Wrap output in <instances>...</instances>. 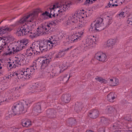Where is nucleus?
<instances>
[{"mask_svg": "<svg viewBox=\"0 0 132 132\" xmlns=\"http://www.w3.org/2000/svg\"><path fill=\"white\" fill-rule=\"evenodd\" d=\"M69 16L65 26L70 30H74L77 28H82L87 23L84 19L87 17L85 12L76 11L75 13L69 14Z\"/></svg>", "mask_w": 132, "mask_h": 132, "instance_id": "nucleus-1", "label": "nucleus"}, {"mask_svg": "<svg viewBox=\"0 0 132 132\" xmlns=\"http://www.w3.org/2000/svg\"><path fill=\"white\" fill-rule=\"evenodd\" d=\"M36 15L33 13L25 16L16 23V25L20 27L17 30L18 36L27 34L30 30L33 29L35 26L34 20L36 18Z\"/></svg>", "mask_w": 132, "mask_h": 132, "instance_id": "nucleus-2", "label": "nucleus"}, {"mask_svg": "<svg viewBox=\"0 0 132 132\" xmlns=\"http://www.w3.org/2000/svg\"><path fill=\"white\" fill-rule=\"evenodd\" d=\"M34 66L36 67V66L34 65L30 66V67L26 70L19 69L16 72L10 73L9 75L10 76L11 78L13 77L16 79L17 77L19 79L23 78L26 79H28L31 77V75H33L34 72Z\"/></svg>", "mask_w": 132, "mask_h": 132, "instance_id": "nucleus-3", "label": "nucleus"}, {"mask_svg": "<svg viewBox=\"0 0 132 132\" xmlns=\"http://www.w3.org/2000/svg\"><path fill=\"white\" fill-rule=\"evenodd\" d=\"M71 5V3L70 2L65 3L61 2L56 3L53 5L52 8L50 9V13L52 14V16L54 17L60 16L61 13L65 11Z\"/></svg>", "mask_w": 132, "mask_h": 132, "instance_id": "nucleus-4", "label": "nucleus"}, {"mask_svg": "<svg viewBox=\"0 0 132 132\" xmlns=\"http://www.w3.org/2000/svg\"><path fill=\"white\" fill-rule=\"evenodd\" d=\"M31 102L28 100H21L15 103L12 108V113L13 115H19L22 113H24V108H27Z\"/></svg>", "mask_w": 132, "mask_h": 132, "instance_id": "nucleus-5", "label": "nucleus"}, {"mask_svg": "<svg viewBox=\"0 0 132 132\" xmlns=\"http://www.w3.org/2000/svg\"><path fill=\"white\" fill-rule=\"evenodd\" d=\"M57 40L54 37L51 36L48 41H43L39 43V47L40 52H42L46 51L54 47L55 44L57 43Z\"/></svg>", "mask_w": 132, "mask_h": 132, "instance_id": "nucleus-6", "label": "nucleus"}, {"mask_svg": "<svg viewBox=\"0 0 132 132\" xmlns=\"http://www.w3.org/2000/svg\"><path fill=\"white\" fill-rule=\"evenodd\" d=\"M29 42V40L24 39L20 40L17 43H11V45L10 46L11 48L12 53L14 54L16 52L19 51L24 48L25 46L27 45Z\"/></svg>", "mask_w": 132, "mask_h": 132, "instance_id": "nucleus-7", "label": "nucleus"}, {"mask_svg": "<svg viewBox=\"0 0 132 132\" xmlns=\"http://www.w3.org/2000/svg\"><path fill=\"white\" fill-rule=\"evenodd\" d=\"M24 56L22 54L16 55L15 57L14 61H12L8 62L7 64V67L8 68H9L10 69L15 68L16 67L20 66L21 64H24Z\"/></svg>", "mask_w": 132, "mask_h": 132, "instance_id": "nucleus-8", "label": "nucleus"}, {"mask_svg": "<svg viewBox=\"0 0 132 132\" xmlns=\"http://www.w3.org/2000/svg\"><path fill=\"white\" fill-rule=\"evenodd\" d=\"M46 89V87L42 83L36 82L30 88L31 92L34 93L44 91Z\"/></svg>", "mask_w": 132, "mask_h": 132, "instance_id": "nucleus-9", "label": "nucleus"}, {"mask_svg": "<svg viewBox=\"0 0 132 132\" xmlns=\"http://www.w3.org/2000/svg\"><path fill=\"white\" fill-rule=\"evenodd\" d=\"M5 40L2 39L0 40V48L1 49H3L4 51H5L6 54L10 55L12 54L11 51V48L10 46L11 45V43L7 44Z\"/></svg>", "mask_w": 132, "mask_h": 132, "instance_id": "nucleus-10", "label": "nucleus"}, {"mask_svg": "<svg viewBox=\"0 0 132 132\" xmlns=\"http://www.w3.org/2000/svg\"><path fill=\"white\" fill-rule=\"evenodd\" d=\"M103 19L102 18H99L95 21L92 23L91 25V27L93 30H98L97 28L102 27L101 29H104L106 26L104 24V23H103Z\"/></svg>", "mask_w": 132, "mask_h": 132, "instance_id": "nucleus-11", "label": "nucleus"}, {"mask_svg": "<svg viewBox=\"0 0 132 132\" xmlns=\"http://www.w3.org/2000/svg\"><path fill=\"white\" fill-rule=\"evenodd\" d=\"M94 43L92 39L87 38L83 42L82 47L84 50L86 51L92 47Z\"/></svg>", "mask_w": 132, "mask_h": 132, "instance_id": "nucleus-12", "label": "nucleus"}, {"mask_svg": "<svg viewBox=\"0 0 132 132\" xmlns=\"http://www.w3.org/2000/svg\"><path fill=\"white\" fill-rule=\"evenodd\" d=\"M95 57L97 60L100 62H104L107 61V57L106 54L101 52L97 53L95 54Z\"/></svg>", "mask_w": 132, "mask_h": 132, "instance_id": "nucleus-13", "label": "nucleus"}, {"mask_svg": "<svg viewBox=\"0 0 132 132\" xmlns=\"http://www.w3.org/2000/svg\"><path fill=\"white\" fill-rule=\"evenodd\" d=\"M99 115V112L97 109H93L90 110L88 113V116L91 118L95 119Z\"/></svg>", "mask_w": 132, "mask_h": 132, "instance_id": "nucleus-14", "label": "nucleus"}, {"mask_svg": "<svg viewBox=\"0 0 132 132\" xmlns=\"http://www.w3.org/2000/svg\"><path fill=\"white\" fill-rule=\"evenodd\" d=\"M116 43V39H111L108 40L104 44V46L106 47H108L112 49L113 48L114 46Z\"/></svg>", "mask_w": 132, "mask_h": 132, "instance_id": "nucleus-15", "label": "nucleus"}, {"mask_svg": "<svg viewBox=\"0 0 132 132\" xmlns=\"http://www.w3.org/2000/svg\"><path fill=\"white\" fill-rule=\"evenodd\" d=\"M72 47V46L70 47H69L67 48L65 50L59 51L56 54L54 58L57 59L63 57L66 54V51H67L70 50Z\"/></svg>", "mask_w": 132, "mask_h": 132, "instance_id": "nucleus-16", "label": "nucleus"}, {"mask_svg": "<svg viewBox=\"0 0 132 132\" xmlns=\"http://www.w3.org/2000/svg\"><path fill=\"white\" fill-rule=\"evenodd\" d=\"M105 113L111 114V116L113 115L116 112L115 108L114 106H108L105 110Z\"/></svg>", "mask_w": 132, "mask_h": 132, "instance_id": "nucleus-17", "label": "nucleus"}, {"mask_svg": "<svg viewBox=\"0 0 132 132\" xmlns=\"http://www.w3.org/2000/svg\"><path fill=\"white\" fill-rule=\"evenodd\" d=\"M21 124L23 127H28L31 126V121L28 119H23L21 120Z\"/></svg>", "mask_w": 132, "mask_h": 132, "instance_id": "nucleus-18", "label": "nucleus"}, {"mask_svg": "<svg viewBox=\"0 0 132 132\" xmlns=\"http://www.w3.org/2000/svg\"><path fill=\"white\" fill-rule=\"evenodd\" d=\"M71 95L69 94L63 95L61 97L62 101L65 103H69L71 99Z\"/></svg>", "mask_w": 132, "mask_h": 132, "instance_id": "nucleus-19", "label": "nucleus"}, {"mask_svg": "<svg viewBox=\"0 0 132 132\" xmlns=\"http://www.w3.org/2000/svg\"><path fill=\"white\" fill-rule=\"evenodd\" d=\"M52 70L53 73L55 76H58L63 71V70H61L60 68L58 66L54 67L53 68V67Z\"/></svg>", "mask_w": 132, "mask_h": 132, "instance_id": "nucleus-20", "label": "nucleus"}, {"mask_svg": "<svg viewBox=\"0 0 132 132\" xmlns=\"http://www.w3.org/2000/svg\"><path fill=\"white\" fill-rule=\"evenodd\" d=\"M116 97L115 93L113 92H111L109 94L107 97V100L110 102H113Z\"/></svg>", "mask_w": 132, "mask_h": 132, "instance_id": "nucleus-21", "label": "nucleus"}, {"mask_svg": "<svg viewBox=\"0 0 132 132\" xmlns=\"http://www.w3.org/2000/svg\"><path fill=\"white\" fill-rule=\"evenodd\" d=\"M40 62L41 65L40 66L42 69H44L46 67L48 64H49L50 62V60L46 59L44 60H42V61Z\"/></svg>", "mask_w": 132, "mask_h": 132, "instance_id": "nucleus-22", "label": "nucleus"}, {"mask_svg": "<svg viewBox=\"0 0 132 132\" xmlns=\"http://www.w3.org/2000/svg\"><path fill=\"white\" fill-rule=\"evenodd\" d=\"M83 107L82 104L81 103L77 102L75 103L74 109L77 113L81 111Z\"/></svg>", "mask_w": 132, "mask_h": 132, "instance_id": "nucleus-23", "label": "nucleus"}, {"mask_svg": "<svg viewBox=\"0 0 132 132\" xmlns=\"http://www.w3.org/2000/svg\"><path fill=\"white\" fill-rule=\"evenodd\" d=\"M77 38L75 36V35L73 34L68 36L67 38H66V41L69 43H72L77 41Z\"/></svg>", "mask_w": 132, "mask_h": 132, "instance_id": "nucleus-24", "label": "nucleus"}, {"mask_svg": "<svg viewBox=\"0 0 132 132\" xmlns=\"http://www.w3.org/2000/svg\"><path fill=\"white\" fill-rule=\"evenodd\" d=\"M109 83L110 85L112 86H116L119 84V80L116 78L110 79Z\"/></svg>", "mask_w": 132, "mask_h": 132, "instance_id": "nucleus-25", "label": "nucleus"}, {"mask_svg": "<svg viewBox=\"0 0 132 132\" xmlns=\"http://www.w3.org/2000/svg\"><path fill=\"white\" fill-rule=\"evenodd\" d=\"M35 54H36L35 52L32 47H30L26 50V55L28 56H31Z\"/></svg>", "mask_w": 132, "mask_h": 132, "instance_id": "nucleus-26", "label": "nucleus"}, {"mask_svg": "<svg viewBox=\"0 0 132 132\" xmlns=\"http://www.w3.org/2000/svg\"><path fill=\"white\" fill-rule=\"evenodd\" d=\"M33 111L35 112L40 113L41 112V104L40 103H37L33 108Z\"/></svg>", "mask_w": 132, "mask_h": 132, "instance_id": "nucleus-27", "label": "nucleus"}, {"mask_svg": "<svg viewBox=\"0 0 132 132\" xmlns=\"http://www.w3.org/2000/svg\"><path fill=\"white\" fill-rule=\"evenodd\" d=\"M84 34V31H79L74 34L76 38H77V40L78 41H79L81 39L82 37Z\"/></svg>", "mask_w": 132, "mask_h": 132, "instance_id": "nucleus-28", "label": "nucleus"}, {"mask_svg": "<svg viewBox=\"0 0 132 132\" xmlns=\"http://www.w3.org/2000/svg\"><path fill=\"white\" fill-rule=\"evenodd\" d=\"M20 91L21 89L20 87L16 88L13 91L14 96L18 97L20 96L21 95Z\"/></svg>", "mask_w": 132, "mask_h": 132, "instance_id": "nucleus-29", "label": "nucleus"}, {"mask_svg": "<svg viewBox=\"0 0 132 132\" xmlns=\"http://www.w3.org/2000/svg\"><path fill=\"white\" fill-rule=\"evenodd\" d=\"M37 31L38 34L41 35H47L43 26L38 27L37 28Z\"/></svg>", "mask_w": 132, "mask_h": 132, "instance_id": "nucleus-30", "label": "nucleus"}, {"mask_svg": "<svg viewBox=\"0 0 132 132\" xmlns=\"http://www.w3.org/2000/svg\"><path fill=\"white\" fill-rule=\"evenodd\" d=\"M113 2H116V3H117L116 0H110L109 2V3L107 6L106 7L107 8L111 7L112 6H115L116 7L118 6L117 4H115V3H113Z\"/></svg>", "mask_w": 132, "mask_h": 132, "instance_id": "nucleus-31", "label": "nucleus"}, {"mask_svg": "<svg viewBox=\"0 0 132 132\" xmlns=\"http://www.w3.org/2000/svg\"><path fill=\"white\" fill-rule=\"evenodd\" d=\"M8 27H3L0 28V34L1 35L4 34L9 30Z\"/></svg>", "mask_w": 132, "mask_h": 132, "instance_id": "nucleus-32", "label": "nucleus"}, {"mask_svg": "<svg viewBox=\"0 0 132 132\" xmlns=\"http://www.w3.org/2000/svg\"><path fill=\"white\" fill-rule=\"evenodd\" d=\"M54 76H55L54 75L52 70L51 72H48L47 73L46 76V79L48 80H50L53 78Z\"/></svg>", "mask_w": 132, "mask_h": 132, "instance_id": "nucleus-33", "label": "nucleus"}, {"mask_svg": "<svg viewBox=\"0 0 132 132\" xmlns=\"http://www.w3.org/2000/svg\"><path fill=\"white\" fill-rule=\"evenodd\" d=\"M49 12L47 11H45L44 12L42 13L40 15V19L42 20H45L48 18Z\"/></svg>", "mask_w": 132, "mask_h": 132, "instance_id": "nucleus-34", "label": "nucleus"}, {"mask_svg": "<svg viewBox=\"0 0 132 132\" xmlns=\"http://www.w3.org/2000/svg\"><path fill=\"white\" fill-rule=\"evenodd\" d=\"M33 29L31 30H30L28 33L27 35H29V37L31 38H33L34 37H36L38 36V34H35L34 33H33L32 30Z\"/></svg>", "mask_w": 132, "mask_h": 132, "instance_id": "nucleus-35", "label": "nucleus"}, {"mask_svg": "<svg viewBox=\"0 0 132 132\" xmlns=\"http://www.w3.org/2000/svg\"><path fill=\"white\" fill-rule=\"evenodd\" d=\"M45 23L50 30L51 28L53 27V26H55V23L53 21H51L49 23L45 22Z\"/></svg>", "mask_w": 132, "mask_h": 132, "instance_id": "nucleus-36", "label": "nucleus"}, {"mask_svg": "<svg viewBox=\"0 0 132 132\" xmlns=\"http://www.w3.org/2000/svg\"><path fill=\"white\" fill-rule=\"evenodd\" d=\"M33 48L35 51L36 52V54H38L40 53V51L39 45L38 46L37 45L35 44Z\"/></svg>", "mask_w": 132, "mask_h": 132, "instance_id": "nucleus-37", "label": "nucleus"}, {"mask_svg": "<svg viewBox=\"0 0 132 132\" xmlns=\"http://www.w3.org/2000/svg\"><path fill=\"white\" fill-rule=\"evenodd\" d=\"M6 69V67L3 64L0 63V74H2L5 72Z\"/></svg>", "mask_w": 132, "mask_h": 132, "instance_id": "nucleus-38", "label": "nucleus"}, {"mask_svg": "<svg viewBox=\"0 0 132 132\" xmlns=\"http://www.w3.org/2000/svg\"><path fill=\"white\" fill-rule=\"evenodd\" d=\"M68 75H65L64 76H62V78H61V79L62 80L63 83H65L68 80L70 76H69L68 78L67 77Z\"/></svg>", "mask_w": 132, "mask_h": 132, "instance_id": "nucleus-39", "label": "nucleus"}, {"mask_svg": "<svg viewBox=\"0 0 132 132\" xmlns=\"http://www.w3.org/2000/svg\"><path fill=\"white\" fill-rule=\"evenodd\" d=\"M44 57H38L37 59H36V60L35 61L36 64L37 65L40 66V62H42V58H43Z\"/></svg>", "mask_w": 132, "mask_h": 132, "instance_id": "nucleus-40", "label": "nucleus"}, {"mask_svg": "<svg viewBox=\"0 0 132 132\" xmlns=\"http://www.w3.org/2000/svg\"><path fill=\"white\" fill-rule=\"evenodd\" d=\"M101 120L102 122L106 124H107L109 121V120L104 117L102 118Z\"/></svg>", "mask_w": 132, "mask_h": 132, "instance_id": "nucleus-41", "label": "nucleus"}, {"mask_svg": "<svg viewBox=\"0 0 132 132\" xmlns=\"http://www.w3.org/2000/svg\"><path fill=\"white\" fill-rule=\"evenodd\" d=\"M43 27L45 31H46V32L47 33V34H48L49 31L50 30V29L48 28V27H47V26L45 25V23H44L43 25L42 26Z\"/></svg>", "mask_w": 132, "mask_h": 132, "instance_id": "nucleus-42", "label": "nucleus"}, {"mask_svg": "<svg viewBox=\"0 0 132 132\" xmlns=\"http://www.w3.org/2000/svg\"><path fill=\"white\" fill-rule=\"evenodd\" d=\"M127 23L128 26L132 25V16L130 18H129L127 20Z\"/></svg>", "mask_w": 132, "mask_h": 132, "instance_id": "nucleus-43", "label": "nucleus"}, {"mask_svg": "<svg viewBox=\"0 0 132 132\" xmlns=\"http://www.w3.org/2000/svg\"><path fill=\"white\" fill-rule=\"evenodd\" d=\"M125 13L123 12H121L118 14V17L120 19L121 18H124L125 17Z\"/></svg>", "mask_w": 132, "mask_h": 132, "instance_id": "nucleus-44", "label": "nucleus"}, {"mask_svg": "<svg viewBox=\"0 0 132 132\" xmlns=\"http://www.w3.org/2000/svg\"><path fill=\"white\" fill-rule=\"evenodd\" d=\"M125 119L128 121H132V116L128 115L125 117Z\"/></svg>", "mask_w": 132, "mask_h": 132, "instance_id": "nucleus-45", "label": "nucleus"}, {"mask_svg": "<svg viewBox=\"0 0 132 132\" xmlns=\"http://www.w3.org/2000/svg\"><path fill=\"white\" fill-rule=\"evenodd\" d=\"M58 67L60 68L61 70H63V71L65 70V69L66 68V67H65V66L64 63L60 65Z\"/></svg>", "mask_w": 132, "mask_h": 132, "instance_id": "nucleus-46", "label": "nucleus"}, {"mask_svg": "<svg viewBox=\"0 0 132 132\" xmlns=\"http://www.w3.org/2000/svg\"><path fill=\"white\" fill-rule=\"evenodd\" d=\"M100 82L101 83L106 84L108 82L107 80L102 77Z\"/></svg>", "mask_w": 132, "mask_h": 132, "instance_id": "nucleus-47", "label": "nucleus"}, {"mask_svg": "<svg viewBox=\"0 0 132 132\" xmlns=\"http://www.w3.org/2000/svg\"><path fill=\"white\" fill-rule=\"evenodd\" d=\"M65 34L64 35L63 34H59L58 36V38L60 39H62L63 38V37H64L65 36Z\"/></svg>", "mask_w": 132, "mask_h": 132, "instance_id": "nucleus-48", "label": "nucleus"}, {"mask_svg": "<svg viewBox=\"0 0 132 132\" xmlns=\"http://www.w3.org/2000/svg\"><path fill=\"white\" fill-rule=\"evenodd\" d=\"M5 79H7L8 81H9L11 79L10 76L9 74L6 75L5 77Z\"/></svg>", "mask_w": 132, "mask_h": 132, "instance_id": "nucleus-49", "label": "nucleus"}, {"mask_svg": "<svg viewBox=\"0 0 132 132\" xmlns=\"http://www.w3.org/2000/svg\"><path fill=\"white\" fill-rule=\"evenodd\" d=\"M105 130L104 127L101 128L98 130V132H105Z\"/></svg>", "mask_w": 132, "mask_h": 132, "instance_id": "nucleus-50", "label": "nucleus"}, {"mask_svg": "<svg viewBox=\"0 0 132 132\" xmlns=\"http://www.w3.org/2000/svg\"><path fill=\"white\" fill-rule=\"evenodd\" d=\"M61 78H62V76L59 77L57 78V81L59 83H63V81H62V80L61 79H60Z\"/></svg>", "mask_w": 132, "mask_h": 132, "instance_id": "nucleus-51", "label": "nucleus"}, {"mask_svg": "<svg viewBox=\"0 0 132 132\" xmlns=\"http://www.w3.org/2000/svg\"><path fill=\"white\" fill-rule=\"evenodd\" d=\"M102 77H97L95 78V79L97 81L100 82Z\"/></svg>", "mask_w": 132, "mask_h": 132, "instance_id": "nucleus-52", "label": "nucleus"}, {"mask_svg": "<svg viewBox=\"0 0 132 132\" xmlns=\"http://www.w3.org/2000/svg\"><path fill=\"white\" fill-rule=\"evenodd\" d=\"M34 130L33 129H31L28 130H25L23 131V132H33Z\"/></svg>", "mask_w": 132, "mask_h": 132, "instance_id": "nucleus-53", "label": "nucleus"}, {"mask_svg": "<svg viewBox=\"0 0 132 132\" xmlns=\"http://www.w3.org/2000/svg\"><path fill=\"white\" fill-rule=\"evenodd\" d=\"M52 110L51 109H48L46 111V114L47 115H48L50 114H52Z\"/></svg>", "mask_w": 132, "mask_h": 132, "instance_id": "nucleus-54", "label": "nucleus"}, {"mask_svg": "<svg viewBox=\"0 0 132 132\" xmlns=\"http://www.w3.org/2000/svg\"><path fill=\"white\" fill-rule=\"evenodd\" d=\"M11 116H12L11 115H10V114H9L7 116L5 117V118L6 119H8L10 118V117H11Z\"/></svg>", "mask_w": 132, "mask_h": 132, "instance_id": "nucleus-55", "label": "nucleus"}, {"mask_svg": "<svg viewBox=\"0 0 132 132\" xmlns=\"http://www.w3.org/2000/svg\"><path fill=\"white\" fill-rule=\"evenodd\" d=\"M116 1H117V3L119 4L121 3V4H122L123 3V0H116Z\"/></svg>", "mask_w": 132, "mask_h": 132, "instance_id": "nucleus-56", "label": "nucleus"}, {"mask_svg": "<svg viewBox=\"0 0 132 132\" xmlns=\"http://www.w3.org/2000/svg\"><path fill=\"white\" fill-rule=\"evenodd\" d=\"M86 132H94L93 131L91 130H87Z\"/></svg>", "mask_w": 132, "mask_h": 132, "instance_id": "nucleus-57", "label": "nucleus"}, {"mask_svg": "<svg viewBox=\"0 0 132 132\" xmlns=\"http://www.w3.org/2000/svg\"><path fill=\"white\" fill-rule=\"evenodd\" d=\"M3 102L1 100H0V105H1L2 104V103Z\"/></svg>", "mask_w": 132, "mask_h": 132, "instance_id": "nucleus-58", "label": "nucleus"}, {"mask_svg": "<svg viewBox=\"0 0 132 132\" xmlns=\"http://www.w3.org/2000/svg\"><path fill=\"white\" fill-rule=\"evenodd\" d=\"M51 15H52V14H50H50L48 15V16L50 17V18H51Z\"/></svg>", "mask_w": 132, "mask_h": 132, "instance_id": "nucleus-59", "label": "nucleus"}, {"mask_svg": "<svg viewBox=\"0 0 132 132\" xmlns=\"http://www.w3.org/2000/svg\"><path fill=\"white\" fill-rule=\"evenodd\" d=\"M114 132H120V130H117L115 131Z\"/></svg>", "mask_w": 132, "mask_h": 132, "instance_id": "nucleus-60", "label": "nucleus"}, {"mask_svg": "<svg viewBox=\"0 0 132 132\" xmlns=\"http://www.w3.org/2000/svg\"><path fill=\"white\" fill-rule=\"evenodd\" d=\"M113 3H115V4H116V2H113Z\"/></svg>", "mask_w": 132, "mask_h": 132, "instance_id": "nucleus-61", "label": "nucleus"}, {"mask_svg": "<svg viewBox=\"0 0 132 132\" xmlns=\"http://www.w3.org/2000/svg\"><path fill=\"white\" fill-rule=\"evenodd\" d=\"M49 68H48V69H49Z\"/></svg>", "mask_w": 132, "mask_h": 132, "instance_id": "nucleus-62", "label": "nucleus"}, {"mask_svg": "<svg viewBox=\"0 0 132 132\" xmlns=\"http://www.w3.org/2000/svg\"><path fill=\"white\" fill-rule=\"evenodd\" d=\"M1 23V22H0V24Z\"/></svg>", "mask_w": 132, "mask_h": 132, "instance_id": "nucleus-63", "label": "nucleus"}]
</instances>
